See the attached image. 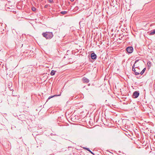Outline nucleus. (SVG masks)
Instances as JSON below:
<instances>
[{"label":"nucleus","instance_id":"f257e3e1","mask_svg":"<svg viewBox=\"0 0 155 155\" xmlns=\"http://www.w3.org/2000/svg\"><path fill=\"white\" fill-rule=\"evenodd\" d=\"M42 35L46 39H51L53 36L52 32H43L42 34Z\"/></svg>","mask_w":155,"mask_h":155},{"label":"nucleus","instance_id":"f03ea898","mask_svg":"<svg viewBox=\"0 0 155 155\" xmlns=\"http://www.w3.org/2000/svg\"><path fill=\"white\" fill-rule=\"evenodd\" d=\"M139 94V91H136L133 92L132 96L133 98H136L138 97Z\"/></svg>","mask_w":155,"mask_h":155},{"label":"nucleus","instance_id":"7ed1b4c3","mask_svg":"<svg viewBox=\"0 0 155 155\" xmlns=\"http://www.w3.org/2000/svg\"><path fill=\"white\" fill-rule=\"evenodd\" d=\"M133 48L132 46H129L126 48V51L129 54L132 53L133 51Z\"/></svg>","mask_w":155,"mask_h":155},{"label":"nucleus","instance_id":"20e7f679","mask_svg":"<svg viewBox=\"0 0 155 155\" xmlns=\"http://www.w3.org/2000/svg\"><path fill=\"white\" fill-rule=\"evenodd\" d=\"M91 57L92 59L93 60H95L97 59V56L93 52L91 54Z\"/></svg>","mask_w":155,"mask_h":155},{"label":"nucleus","instance_id":"39448f33","mask_svg":"<svg viewBox=\"0 0 155 155\" xmlns=\"http://www.w3.org/2000/svg\"><path fill=\"white\" fill-rule=\"evenodd\" d=\"M82 81L83 83H87L89 82V80L86 78L84 77L82 78Z\"/></svg>","mask_w":155,"mask_h":155},{"label":"nucleus","instance_id":"423d86ee","mask_svg":"<svg viewBox=\"0 0 155 155\" xmlns=\"http://www.w3.org/2000/svg\"><path fill=\"white\" fill-rule=\"evenodd\" d=\"M62 91L61 90V92H60V94H56V95H54L53 96H50L48 98V99L47 100V101H48L49 99H51V98H52L54 97H56V96H60L61 95V92Z\"/></svg>","mask_w":155,"mask_h":155},{"label":"nucleus","instance_id":"0eeeda50","mask_svg":"<svg viewBox=\"0 0 155 155\" xmlns=\"http://www.w3.org/2000/svg\"><path fill=\"white\" fill-rule=\"evenodd\" d=\"M135 68H133V69H132V71L134 72L135 74L136 75H139L140 74V71H138V72H136Z\"/></svg>","mask_w":155,"mask_h":155},{"label":"nucleus","instance_id":"6e6552de","mask_svg":"<svg viewBox=\"0 0 155 155\" xmlns=\"http://www.w3.org/2000/svg\"><path fill=\"white\" fill-rule=\"evenodd\" d=\"M61 90L62 91L61 92H62V89H61V88H58L56 89L57 90V94H60V92H61Z\"/></svg>","mask_w":155,"mask_h":155},{"label":"nucleus","instance_id":"1a4fd4ad","mask_svg":"<svg viewBox=\"0 0 155 155\" xmlns=\"http://www.w3.org/2000/svg\"><path fill=\"white\" fill-rule=\"evenodd\" d=\"M154 34H155V29L151 30L149 35H153Z\"/></svg>","mask_w":155,"mask_h":155},{"label":"nucleus","instance_id":"9d476101","mask_svg":"<svg viewBox=\"0 0 155 155\" xmlns=\"http://www.w3.org/2000/svg\"><path fill=\"white\" fill-rule=\"evenodd\" d=\"M7 86L8 87H11L12 86V83L11 82L9 81L8 82Z\"/></svg>","mask_w":155,"mask_h":155},{"label":"nucleus","instance_id":"9b49d317","mask_svg":"<svg viewBox=\"0 0 155 155\" xmlns=\"http://www.w3.org/2000/svg\"><path fill=\"white\" fill-rule=\"evenodd\" d=\"M56 72V71L52 70L50 73L51 75L52 76L54 75L55 74Z\"/></svg>","mask_w":155,"mask_h":155},{"label":"nucleus","instance_id":"f8f14e48","mask_svg":"<svg viewBox=\"0 0 155 155\" xmlns=\"http://www.w3.org/2000/svg\"><path fill=\"white\" fill-rule=\"evenodd\" d=\"M146 70V68H144L140 72V74L141 75L143 74V73Z\"/></svg>","mask_w":155,"mask_h":155},{"label":"nucleus","instance_id":"ddd939ff","mask_svg":"<svg viewBox=\"0 0 155 155\" xmlns=\"http://www.w3.org/2000/svg\"><path fill=\"white\" fill-rule=\"evenodd\" d=\"M68 12L66 11H63L61 12L60 13L62 15H65Z\"/></svg>","mask_w":155,"mask_h":155},{"label":"nucleus","instance_id":"4468645a","mask_svg":"<svg viewBox=\"0 0 155 155\" xmlns=\"http://www.w3.org/2000/svg\"><path fill=\"white\" fill-rule=\"evenodd\" d=\"M147 65L149 67H151V64L150 61H149L147 63Z\"/></svg>","mask_w":155,"mask_h":155},{"label":"nucleus","instance_id":"2eb2a0df","mask_svg":"<svg viewBox=\"0 0 155 155\" xmlns=\"http://www.w3.org/2000/svg\"><path fill=\"white\" fill-rule=\"evenodd\" d=\"M121 35H120L119 37H120V38H119V39L120 40H121L123 38V37L124 36V35H123V34H122V36H121Z\"/></svg>","mask_w":155,"mask_h":155},{"label":"nucleus","instance_id":"dca6fc26","mask_svg":"<svg viewBox=\"0 0 155 155\" xmlns=\"http://www.w3.org/2000/svg\"><path fill=\"white\" fill-rule=\"evenodd\" d=\"M48 7H50V5L49 4H47L45 6V8H47Z\"/></svg>","mask_w":155,"mask_h":155},{"label":"nucleus","instance_id":"f3484780","mask_svg":"<svg viewBox=\"0 0 155 155\" xmlns=\"http://www.w3.org/2000/svg\"><path fill=\"white\" fill-rule=\"evenodd\" d=\"M32 10L33 11H36V8L35 7H33L32 8Z\"/></svg>","mask_w":155,"mask_h":155},{"label":"nucleus","instance_id":"a211bd4d","mask_svg":"<svg viewBox=\"0 0 155 155\" xmlns=\"http://www.w3.org/2000/svg\"><path fill=\"white\" fill-rule=\"evenodd\" d=\"M49 2L50 3H53V0H49Z\"/></svg>","mask_w":155,"mask_h":155},{"label":"nucleus","instance_id":"6ab92c4d","mask_svg":"<svg viewBox=\"0 0 155 155\" xmlns=\"http://www.w3.org/2000/svg\"><path fill=\"white\" fill-rule=\"evenodd\" d=\"M84 149H86V150H88V151H90V150L88 148H86V147H85L84 148Z\"/></svg>","mask_w":155,"mask_h":155},{"label":"nucleus","instance_id":"aec40b11","mask_svg":"<svg viewBox=\"0 0 155 155\" xmlns=\"http://www.w3.org/2000/svg\"><path fill=\"white\" fill-rule=\"evenodd\" d=\"M139 61V60H136L135 61V63L134 64H136L137 62H138Z\"/></svg>","mask_w":155,"mask_h":155},{"label":"nucleus","instance_id":"412c9836","mask_svg":"<svg viewBox=\"0 0 155 155\" xmlns=\"http://www.w3.org/2000/svg\"><path fill=\"white\" fill-rule=\"evenodd\" d=\"M89 152H90L92 154H94L91 151V150H90V151H89Z\"/></svg>","mask_w":155,"mask_h":155},{"label":"nucleus","instance_id":"4be33fe9","mask_svg":"<svg viewBox=\"0 0 155 155\" xmlns=\"http://www.w3.org/2000/svg\"><path fill=\"white\" fill-rule=\"evenodd\" d=\"M10 88V90L11 91H13V89H12V88Z\"/></svg>","mask_w":155,"mask_h":155},{"label":"nucleus","instance_id":"5701e85b","mask_svg":"<svg viewBox=\"0 0 155 155\" xmlns=\"http://www.w3.org/2000/svg\"><path fill=\"white\" fill-rule=\"evenodd\" d=\"M135 64H134L132 66V69H133V68H134V67H135Z\"/></svg>","mask_w":155,"mask_h":155},{"label":"nucleus","instance_id":"b1692460","mask_svg":"<svg viewBox=\"0 0 155 155\" xmlns=\"http://www.w3.org/2000/svg\"><path fill=\"white\" fill-rule=\"evenodd\" d=\"M78 8V7H76L75 8V9H77Z\"/></svg>","mask_w":155,"mask_h":155},{"label":"nucleus","instance_id":"393cba45","mask_svg":"<svg viewBox=\"0 0 155 155\" xmlns=\"http://www.w3.org/2000/svg\"><path fill=\"white\" fill-rule=\"evenodd\" d=\"M74 0H70V1H71V2H73L74 1Z\"/></svg>","mask_w":155,"mask_h":155},{"label":"nucleus","instance_id":"a878e982","mask_svg":"<svg viewBox=\"0 0 155 155\" xmlns=\"http://www.w3.org/2000/svg\"><path fill=\"white\" fill-rule=\"evenodd\" d=\"M137 72H138V71H138V70H137Z\"/></svg>","mask_w":155,"mask_h":155},{"label":"nucleus","instance_id":"bb28decb","mask_svg":"<svg viewBox=\"0 0 155 155\" xmlns=\"http://www.w3.org/2000/svg\"><path fill=\"white\" fill-rule=\"evenodd\" d=\"M136 68H137V69H139L138 68V67H136Z\"/></svg>","mask_w":155,"mask_h":155},{"label":"nucleus","instance_id":"cd10ccee","mask_svg":"<svg viewBox=\"0 0 155 155\" xmlns=\"http://www.w3.org/2000/svg\"><path fill=\"white\" fill-rule=\"evenodd\" d=\"M52 155V154H50V155Z\"/></svg>","mask_w":155,"mask_h":155}]
</instances>
